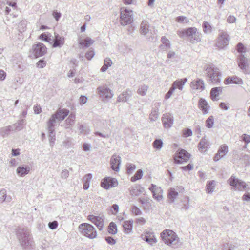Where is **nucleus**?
Wrapping results in <instances>:
<instances>
[{"instance_id": "f257e3e1", "label": "nucleus", "mask_w": 250, "mask_h": 250, "mask_svg": "<svg viewBox=\"0 0 250 250\" xmlns=\"http://www.w3.org/2000/svg\"><path fill=\"white\" fill-rule=\"evenodd\" d=\"M69 111L66 109H60L53 114L47 123V129L49 138H56L55 126L57 123L63 120L69 114Z\"/></svg>"}, {"instance_id": "f03ea898", "label": "nucleus", "mask_w": 250, "mask_h": 250, "mask_svg": "<svg viewBox=\"0 0 250 250\" xmlns=\"http://www.w3.org/2000/svg\"><path fill=\"white\" fill-rule=\"evenodd\" d=\"M16 236L20 245L23 249L28 250L32 248L33 242L30 232L26 228H18L16 231Z\"/></svg>"}, {"instance_id": "7ed1b4c3", "label": "nucleus", "mask_w": 250, "mask_h": 250, "mask_svg": "<svg viewBox=\"0 0 250 250\" xmlns=\"http://www.w3.org/2000/svg\"><path fill=\"white\" fill-rule=\"evenodd\" d=\"M161 237L165 244L172 248H178L180 245V238L172 230H164L161 233Z\"/></svg>"}, {"instance_id": "20e7f679", "label": "nucleus", "mask_w": 250, "mask_h": 250, "mask_svg": "<svg viewBox=\"0 0 250 250\" xmlns=\"http://www.w3.org/2000/svg\"><path fill=\"white\" fill-rule=\"evenodd\" d=\"M218 36L216 40V46L219 49L226 47L229 42L230 38L228 32L224 30H219Z\"/></svg>"}, {"instance_id": "39448f33", "label": "nucleus", "mask_w": 250, "mask_h": 250, "mask_svg": "<svg viewBox=\"0 0 250 250\" xmlns=\"http://www.w3.org/2000/svg\"><path fill=\"white\" fill-rule=\"evenodd\" d=\"M228 183L232 187V189L239 191H248L250 188L248 186L246 183L232 175L228 180Z\"/></svg>"}, {"instance_id": "423d86ee", "label": "nucleus", "mask_w": 250, "mask_h": 250, "mask_svg": "<svg viewBox=\"0 0 250 250\" xmlns=\"http://www.w3.org/2000/svg\"><path fill=\"white\" fill-rule=\"evenodd\" d=\"M79 229L82 234L90 239H94L97 236L95 228L89 224H81L79 227Z\"/></svg>"}, {"instance_id": "0eeeda50", "label": "nucleus", "mask_w": 250, "mask_h": 250, "mask_svg": "<svg viewBox=\"0 0 250 250\" xmlns=\"http://www.w3.org/2000/svg\"><path fill=\"white\" fill-rule=\"evenodd\" d=\"M206 74L209 78V81L212 83L218 84L221 81V75L218 68L212 66H208L206 69Z\"/></svg>"}, {"instance_id": "6e6552de", "label": "nucleus", "mask_w": 250, "mask_h": 250, "mask_svg": "<svg viewBox=\"0 0 250 250\" xmlns=\"http://www.w3.org/2000/svg\"><path fill=\"white\" fill-rule=\"evenodd\" d=\"M133 21V12L125 8L121 9L120 23L123 26L130 24Z\"/></svg>"}, {"instance_id": "1a4fd4ad", "label": "nucleus", "mask_w": 250, "mask_h": 250, "mask_svg": "<svg viewBox=\"0 0 250 250\" xmlns=\"http://www.w3.org/2000/svg\"><path fill=\"white\" fill-rule=\"evenodd\" d=\"M190 157V154L183 149H179L174 155V163L181 164L187 162Z\"/></svg>"}, {"instance_id": "9d476101", "label": "nucleus", "mask_w": 250, "mask_h": 250, "mask_svg": "<svg viewBox=\"0 0 250 250\" xmlns=\"http://www.w3.org/2000/svg\"><path fill=\"white\" fill-rule=\"evenodd\" d=\"M97 93L104 101L111 99L113 96V92L106 85H103L98 87Z\"/></svg>"}, {"instance_id": "9b49d317", "label": "nucleus", "mask_w": 250, "mask_h": 250, "mask_svg": "<svg viewBox=\"0 0 250 250\" xmlns=\"http://www.w3.org/2000/svg\"><path fill=\"white\" fill-rule=\"evenodd\" d=\"M201 33L195 27H189L187 29V37H188L192 43H197L201 41Z\"/></svg>"}, {"instance_id": "f8f14e48", "label": "nucleus", "mask_w": 250, "mask_h": 250, "mask_svg": "<svg viewBox=\"0 0 250 250\" xmlns=\"http://www.w3.org/2000/svg\"><path fill=\"white\" fill-rule=\"evenodd\" d=\"M32 49L34 56L36 58L44 55L46 52V47L42 43L33 45Z\"/></svg>"}, {"instance_id": "ddd939ff", "label": "nucleus", "mask_w": 250, "mask_h": 250, "mask_svg": "<svg viewBox=\"0 0 250 250\" xmlns=\"http://www.w3.org/2000/svg\"><path fill=\"white\" fill-rule=\"evenodd\" d=\"M118 185L117 180L115 178L111 177L104 178L101 182V186L105 189H109Z\"/></svg>"}, {"instance_id": "4468645a", "label": "nucleus", "mask_w": 250, "mask_h": 250, "mask_svg": "<svg viewBox=\"0 0 250 250\" xmlns=\"http://www.w3.org/2000/svg\"><path fill=\"white\" fill-rule=\"evenodd\" d=\"M141 238L150 245H153L157 242L154 232L152 231H146L141 235Z\"/></svg>"}, {"instance_id": "2eb2a0df", "label": "nucleus", "mask_w": 250, "mask_h": 250, "mask_svg": "<svg viewBox=\"0 0 250 250\" xmlns=\"http://www.w3.org/2000/svg\"><path fill=\"white\" fill-rule=\"evenodd\" d=\"M149 189L152 192L153 197L157 201H160L162 199V190L160 187L152 184Z\"/></svg>"}, {"instance_id": "dca6fc26", "label": "nucleus", "mask_w": 250, "mask_h": 250, "mask_svg": "<svg viewBox=\"0 0 250 250\" xmlns=\"http://www.w3.org/2000/svg\"><path fill=\"white\" fill-rule=\"evenodd\" d=\"M121 162V159L119 156L114 154L112 156L110 160L111 167L115 171H119L120 166Z\"/></svg>"}, {"instance_id": "f3484780", "label": "nucleus", "mask_w": 250, "mask_h": 250, "mask_svg": "<svg viewBox=\"0 0 250 250\" xmlns=\"http://www.w3.org/2000/svg\"><path fill=\"white\" fill-rule=\"evenodd\" d=\"M162 122L165 128H170L173 125V117L169 114H164L162 118Z\"/></svg>"}, {"instance_id": "a211bd4d", "label": "nucleus", "mask_w": 250, "mask_h": 250, "mask_svg": "<svg viewBox=\"0 0 250 250\" xmlns=\"http://www.w3.org/2000/svg\"><path fill=\"white\" fill-rule=\"evenodd\" d=\"M88 219L94 223L100 230L102 229L104 221L102 217L89 215L88 216Z\"/></svg>"}, {"instance_id": "6ab92c4d", "label": "nucleus", "mask_w": 250, "mask_h": 250, "mask_svg": "<svg viewBox=\"0 0 250 250\" xmlns=\"http://www.w3.org/2000/svg\"><path fill=\"white\" fill-rule=\"evenodd\" d=\"M161 105V103L156 102L154 104L153 107L149 115V119L151 121H155L159 117V109Z\"/></svg>"}, {"instance_id": "aec40b11", "label": "nucleus", "mask_w": 250, "mask_h": 250, "mask_svg": "<svg viewBox=\"0 0 250 250\" xmlns=\"http://www.w3.org/2000/svg\"><path fill=\"white\" fill-rule=\"evenodd\" d=\"M191 87L193 89H196L199 91H202L205 88V83L203 80L201 79H197L193 80L191 83Z\"/></svg>"}, {"instance_id": "412c9836", "label": "nucleus", "mask_w": 250, "mask_h": 250, "mask_svg": "<svg viewBox=\"0 0 250 250\" xmlns=\"http://www.w3.org/2000/svg\"><path fill=\"white\" fill-rule=\"evenodd\" d=\"M210 146L209 142L205 137L203 138L198 145L199 151L201 152H205L209 148Z\"/></svg>"}, {"instance_id": "4be33fe9", "label": "nucleus", "mask_w": 250, "mask_h": 250, "mask_svg": "<svg viewBox=\"0 0 250 250\" xmlns=\"http://www.w3.org/2000/svg\"><path fill=\"white\" fill-rule=\"evenodd\" d=\"M228 152V146L223 145L220 146L219 149L218 151V153L215 154L214 157V160L217 161L221 158L223 157Z\"/></svg>"}, {"instance_id": "5701e85b", "label": "nucleus", "mask_w": 250, "mask_h": 250, "mask_svg": "<svg viewBox=\"0 0 250 250\" xmlns=\"http://www.w3.org/2000/svg\"><path fill=\"white\" fill-rule=\"evenodd\" d=\"M225 84H242L243 80L242 79L236 76L227 77L224 81Z\"/></svg>"}, {"instance_id": "b1692460", "label": "nucleus", "mask_w": 250, "mask_h": 250, "mask_svg": "<svg viewBox=\"0 0 250 250\" xmlns=\"http://www.w3.org/2000/svg\"><path fill=\"white\" fill-rule=\"evenodd\" d=\"M53 44V47H61L64 43V38L60 36L58 34H55V38L52 40Z\"/></svg>"}, {"instance_id": "393cba45", "label": "nucleus", "mask_w": 250, "mask_h": 250, "mask_svg": "<svg viewBox=\"0 0 250 250\" xmlns=\"http://www.w3.org/2000/svg\"><path fill=\"white\" fill-rule=\"evenodd\" d=\"M132 91L130 89H127L118 97L117 101L121 102H127L132 96Z\"/></svg>"}, {"instance_id": "a878e982", "label": "nucleus", "mask_w": 250, "mask_h": 250, "mask_svg": "<svg viewBox=\"0 0 250 250\" xmlns=\"http://www.w3.org/2000/svg\"><path fill=\"white\" fill-rule=\"evenodd\" d=\"M199 106L204 114H206L209 112L210 107L207 102L204 99L201 98L199 100Z\"/></svg>"}, {"instance_id": "bb28decb", "label": "nucleus", "mask_w": 250, "mask_h": 250, "mask_svg": "<svg viewBox=\"0 0 250 250\" xmlns=\"http://www.w3.org/2000/svg\"><path fill=\"white\" fill-rule=\"evenodd\" d=\"M222 91V87H218L211 89L210 91V97L213 101H217L219 99L217 98L221 94Z\"/></svg>"}, {"instance_id": "cd10ccee", "label": "nucleus", "mask_w": 250, "mask_h": 250, "mask_svg": "<svg viewBox=\"0 0 250 250\" xmlns=\"http://www.w3.org/2000/svg\"><path fill=\"white\" fill-rule=\"evenodd\" d=\"M30 170V168L28 166H19L17 169V173L20 176H24L27 174Z\"/></svg>"}, {"instance_id": "c85d7f7f", "label": "nucleus", "mask_w": 250, "mask_h": 250, "mask_svg": "<svg viewBox=\"0 0 250 250\" xmlns=\"http://www.w3.org/2000/svg\"><path fill=\"white\" fill-rule=\"evenodd\" d=\"M130 194L132 196H139L144 191V188L140 186L135 185L129 188Z\"/></svg>"}, {"instance_id": "c756f323", "label": "nucleus", "mask_w": 250, "mask_h": 250, "mask_svg": "<svg viewBox=\"0 0 250 250\" xmlns=\"http://www.w3.org/2000/svg\"><path fill=\"white\" fill-rule=\"evenodd\" d=\"M238 66L242 70H245L247 66V60L244 55L240 54L238 56Z\"/></svg>"}, {"instance_id": "7c9ffc66", "label": "nucleus", "mask_w": 250, "mask_h": 250, "mask_svg": "<svg viewBox=\"0 0 250 250\" xmlns=\"http://www.w3.org/2000/svg\"><path fill=\"white\" fill-rule=\"evenodd\" d=\"M178 195V192L176 191L174 188H170L168 190L167 195L168 202L170 203H173L175 201V199L177 198Z\"/></svg>"}, {"instance_id": "2f4dec72", "label": "nucleus", "mask_w": 250, "mask_h": 250, "mask_svg": "<svg viewBox=\"0 0 250 250\" xmlns=\"http://www.w3.org/2000/svg\"><path fill=\"white\" fill-rule=\"evenodd\" d=\"M161 42H162V44H161L160 46L161 49L165 50L166 49L170 48V42L169 40L167 39L166 37L163 36L161 38Z\"/></svg>"}, {"instance_id": "473e14b6", "label": "nucleus", "mask_w": 250, "mask_h": 250, "mask_svg": "<svg viewBox=\"0 0 250 250\" xmlns=\"http://www.w3.org/2000/svg\"><path fill=\"white\" fill-rule=\"evenodd\" d=\"M149 31V23L146 21H143L140 25V32L142 35H146Z\"/></svg>"}, {"instance_id": "72a5a7b5", "label": "nucleus", "mask_w": 250, "mask_h": 250, "mask_svg": "<svg viewBox=\"0 0 250 250\" xmlns=\"http://www.w3.org/2000/svg\"><path fill=\"white\" fill-rule=\"evenodd\" d=\"M133 223V221L132 220L126 221L124 222L123 227L125 233L128 234L132 231Z\"/></svg>"}, {"instance_id": "f704fd0d", "label": "nucleus", "mask_w": 250, "mask_h": 250, "mask_svg": "<svg viewBox=\"0 0 250 250\" xmlns=\"http://www.w3.org/2000/svg\"><path fill=\"white\" fill-rule=\"evenodd\" d=\"M92 178V175L91 173L85 175L83 178V188L84 190L88 189L90 185V182Z\"/></svg>"}, {"instance_id": "c9c22d12", "label": "nucleus", "mask_w": 250, "mask_h": 250, "mask_svg": "<svg viewBox=\"0 0 250 250\" xmlns=\"http://www.w3.org/2000/svg\"><path fill=\"white\" fill-rule=\"evenodd\" d=\"M12 198L10 196H7L6 194V191L3 189L0 191V202L2 203L4 201L10 202Z\"/></svg>"}, {"instance_id": "e433bc0d", "label": "nucleus", "mask_w": 250, "mask_h": 250, "mask_svg": "<svg viewBox=\"0 0 250 250\" xmlns=\"http://www.w3.org/2000/svg\"><path fill=\"white\" fill-rule=\"evenodd\" d=\"M112 64V61L109 58H106L104 60V64L101 68V71L102 72H104L106 70L111 66Z\"/></svg>"}, {"instance_id": "4c0bfd02", "label": "nucleus", "mask_w": 250, "mask_h": 250, "mask_svg": "<svg viewBox=\"0 0 250 250\" xmlns=\"http://www.w3.org/2000/svg\"><path fill=\"white\" fill-rule=\"evenodd\" d=\"M94 41L89 37L86 38L84 40H81L79 43L80 45H84L88 47L94 43Z\"/></svg>"}, {"instance_id": "58836bf2", "label": "nucleus", "mask_w": 250, "mask_h": 250, "mask_svg": "<svg viewBox=\"0 0 250 250\" xmlns=\"http://www.w3.org/2000/svg\"><path fill=\"white\" fill-rule=\"evenodd\" d=\"M25 125V121L24 119H21L18 121L13 125L14 129L16 130H21L23 129V126Z\"/></svg>"}, {"instance_id": "ea45409f", "label": "nucleus", "mask_w": 250, "mask_h": 250, "mask_svg": "<svg viewBox=\"0 0 250 250\" xmlns=\"http://www.w3.org/2000/svg\"><path fill=\"white\" fill-rule=\"evenodd\" d=\"M202 27L204 32L206 34H210L212 31V26L207 21L203 23Z\"/></svg>"}, {"instance_id": "a19ab883", "label": "nucleus", "mask_w": 250, "mask_h": 250, "mask_svg": "<svg viewBox=\"0 0 250 250\" xmlns=\"http://www.w3.org/2000/svg\"><path fill=\"white\" fill-rule=\"evenodd\" d=\"M148 89V86L147 85L145 84L141 85L139 87V88L137 90V93L140 95L145 96L147 94Z\"/></svg>"}, {"instance_id": "79ce46f5", "label": "nucleus", "mask_w": 250, "mask_h": 250, "mask_svg": "<svg viewBox=\"0 0 250 250\" xmlns=\"http://www.w3.org/2000/svg\"><path fill=\"white\" fill-rule=\"evenodd\" d=\"M206 192L208 193H210L213 192L215 188L214 181H208L206 186Z\"/></svg>"}, {"instance_id": "37998d69", "label": "nucleus", "mask_w": 250, "mask_h": 250, "mask_svg": "<svg viewBox=\"0 0 250 250\" xmlns=\"http://www.w3.org/2000/svg\"><path fill=\"white\" fill-rule=\"evenodd\" d=\"M11 126H5L0 128V135L3 137L7 136L11 130Z\"/></svg>"}, {"instance_id": "c03bdc74", "label": "nucleus", "mask_w": 250, "mask_h": 250, "mask_svg": "<svg viewBox=\"0 0 250 250\" xmlns=\"http://www.w3.org/2000/svg\"><path fill=\"white\" fill-rule=\"evenodd\" d=\"M108 231L110 234H115L117 233V226H116V225L114 223L112 222L109 224Z\"/></svg>"}, {"instance_id": "a18cd8bd", "label": "nucleus", "mask_w": 250, "mask_h": 250, "mask_svg": "<svg viewBox=\"0 0 250 250\" xmlns=\"http://www.w3.org/2000/svg\"><path fill=\"white\" fill-rule=\"evenodd\" d=\"M214 125V118L212 116H209L206 121V126L208 128H211Z\"/></svg>"}, {"instance_id": "49530a36", "label": "nucleus", "mask_w": 250, "mask_h": 250, "mask_svg": "<svg viewBox=\"0 0 250 250\" xmlns=\"http://www.w3.org/2000/svg\"><path fill=\"white\" fill-rule=\"evenodd\" d=\"M143 176V171L141 169H139L136 173L131 177V180L132 182H135L136 181L141 179Z\"/></svg>"}, {"instance_id": "de8ad7c7", "label": "nucleus", "mask_w": 250, "mask_h": 250, "mask_svg": "<svg viewBox=\"0 0 250 250\" xmlns=\"http://www.w3.org/2000/svg\"><path fill=\"white\" fill-rule=\"evenodd\" d=\"M163 141L161 139H156L153 143V146L157 149H160L163 146Z\"/></svg>"}, {"instance_id": "09e8293b", "label": "nucleus", "mask_w": 250, "mask_h": 250, "mask_svg": "<svg viewBox=\"0 0 250 250\" xmlns=\"http://www.w3.org/2000/svg\"><path fill=\"white\" fill-rule=\"evenodd\" d=\"M184 85V82H181L179 81H175L172 84V86L175 87V89L178 88L179 90H182L183 85Z\"/></svg>"}, {"instance_id": "8fccbe9b", "label": "nucleus", "mask_w": 250, "mask_h": 250, "mask_svg": "<svg viewBox=\"0 0 250 250\" xmlns=\"http://www.w3.org/2000/svg\"><path fill=\"white\" fill-rule=\"evenodd\" d=\"M78 129L80 131V133H84L85 134H88L90 132V130L89 129H87L85 126H84L82 124H81L78 126Z\"/></svg>"}, {"instance_id": "3c124183", "label": "nucleus", "mask_w": 250, "mask_h": 250, "mask_svg": "<svg viewBox=\"0 0 250 250\" xmlns=\"http://www.w3.org/2000/svg\"><path fill=\"white\" fill-rule=\"evenodd\" d=\"M176 21L179 23H188L189 20L188 18L185 16H178L176 19Z\"/></svg>"}, {"instance_id": "603ef678", "label": "nucleus", "mask_w": 250, "mask_h": 250, "mask_svg": "<svg viewBox=\"0 0 250 250\" xmlns=\"http://www.w3.org/2000/svg\"><path fill=\"white\" fill-rule=\"evenodd\" d=\"M131 210L132 213L135 215H139L142 214L141 210L135 205H133L131 207Z\"/></svg>"}, {"instance_id": "864d4df0", "label": "nucleus", "mask_w": 250, "mask_h": 250, "mask_svg": "<svg viewBox=\"0 0 250 250\" xmlns=\"http://www.w3.org/2000/svg\"><path fill=\"white\" fill-rule=\"evenodd\" d=\"M95 52L93 49H90L85 53V57L88 60H90L94 57Z\"/></svg>"}, {"instance_id": "5fc2aeb1", "label": "nucleus", "mask_w": 250, "mask_h": 250, "mask_svg": "<svg viewBox=\"0 0 250 250\" xmlns=\"http://www.w3.org/2000/svg\"><path fill=\"white\" fill-rule=\"evenodd\" d=\"M65 127L66 128H69L71 127V126L74 125L75 121L73 120L70 119L69 118H67L65 120Z\"/></svg>"}, {"instance_id": "6e6d98bb", "label": "nucleus", "mask_w": 250, "mask_h": 250, "mask_svg": "<svg viewBox=\"0 0 250 250\" xmlns=\"http://www.w3.org/2000/svg\"><path fill=\"white\" fill-rule=\"evenodd\" d=\"M58 226V223L57 221H54L53 222H50L48 223V227L51 229H55Z\"/></svg>"}, {"instance_id": "4d7b16f0", "label": "nucleus", "mask_w": 250, "mask_h": 250, "mask_svg": "<svg viewBox=\"0 0 250 250\" xmlns=\"http://www.w3.org/2000/svg\"><path fill=\"white\" fill-rule=\"evenodd\" d=\"M241 139L246 144H248L250 142V136L246 134H243L241 136Z\"/></svg>"}, {"instance_id": "13d9d810", "label": "nucleus", "mask_w": 250, "mask_h": 250, "mask_svg": "<svg viewBox=\"0 0 250 250\" xmlns=\"http://www.w3.org/2000/svg\"><path fill=\"white\" fill-rule=\"evenodd\" d=\"M12 61L13 65L14 66L17 65L18 69H19V70H22L23 69V65H22L21 62L19 61L18 62H16V61L14 59H13Z\"/></svg>"}, {"instance_id": "bf43d9fd", "label": "nucleus", "mask_w": 250, "mask_h": 250, "mask_svg": "<svg viewBox=\"0 0 250 250\" xmlns=\"http://www.w3.org/2000/svg\"><path fill=\"white\" fill-rule=\"evenodd\" d=\"M175 87L172 86L170 87V89L168 91V92L165 95V99H169L172 95L174 91L175 90Z\"/></svg>"}, {"instance_id": "052dcab7", "label": "nucleus", "mask_w": 250, "mask_h": 250, "mask_svg": "<svg viewBox=\"0 0 250 250\" xmlns=\"http://www.w3.org/2000/svg\"><path fill=\"white\" fill-rule=\"evenodd\" d=\"M181 169L184 171H189L193 169V166L191 164H189L186 166L181 167Z\"/></svg>"}, {"instance_id": "680f3d73", "label": "nucleus", "mask_w": 250, "mask_h": 250, "mask_svg": "<svg viewBox=\"0 0 250 250\" xmlns=\"http://www.w3.org/2000/svg\"><path fill=\"white\" fill-rule=\"evenodd\" d=\"M183 134L185 137H188L192 135V131L190 129H186L183 131Z\"/></svg>"}, {"instance_id": "e2e57ef3", "label": "nucleus", "mask_w": 250, "mask_h": 250, "mask_svg": "<svg viewBox=\"0 0 250 250\" xmlns=\"http://www.w3.org/2000/svg\"><path fill=\"white\" fill-rule=\"evenodd\" d=\"M106 241L110 245H114L116 243V240L110 236H107L105 237Z\"/></svg>"}, {"instance_id": "0e129e2a", "label": "nucleus", "mask_w": 250, "mask_h": 250, "mask_svg": "<svg viewBox=\"0 0 250 250\" xmlns=\"http://www.w3.org/2000/svg\"><path fill=\"white\" fill-rule=\"evenodd\" d=\"M177 35L180 38H184L185 37H187V29L183 30H178L177 32Z\"/></svg>"}, {"instance_id": "69168bd1", "label": "nucleus", "mask_w": 250, "mask_h": 250, "mask_svg": "<svg viewBox=\"0 0 250 250\" xmlns=\"http://www.w3.org/2000/svg\"><path fill=\"white\" fill-rule=\"evenodd\" d=\"M46 65V62L43 60H40L37 63V66L39 68H42Z\"/></svg>"}, {"instance_id": "338daca9", "label": "nucleus", "mask_w": 250, "mask_h": 250, "mask_svg": "<svg viewBox=\"0 0 250 250\" xmlns=\"http://www.w3.org/2000/svg\"><path fill=\"white\" fill-rule=\"evenodd\" d=\"M236 21V18L234 16L230 15L227 19V21L229 23H234Z\"/></svg>"}, {"instance_id": "774afa93", "label": "nucleus", "mask_w": 250, "mask_h": 250, "mask_svg": "<svg viewBox=\"0 0 250 250\" xmlns=\"http://www.w3.org/2000/svg\"><path fill=\"white\" fill-rule=\"evenodd\" d=\"M136 168V167L134 165L129 164L127 166V170L128 173H131Z\"/></svg>"}]
</instances>
